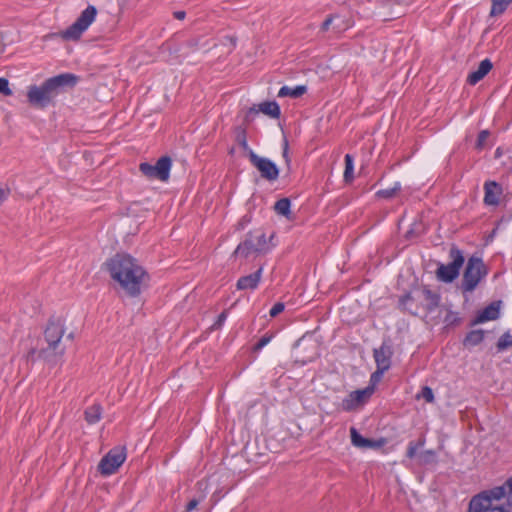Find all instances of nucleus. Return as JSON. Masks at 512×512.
<instances>
[{
	"mask_svg": "<svg viewBox=\"0 0 512 512\" xmlns=\"http://www.w3.org/2000/svg\"><path fill=\"white\" fill-rule=\"evenodd\" d=\"M110 277L119 283L128 297L136 298L150 277L138 260L126 253H117L104 263Z\"/></svg>",
	"mask_w": 512,
	"mask_h": 512,
	"instance_id": "nucleus-1",
	"label": "nucleus"
},
{
	"mask_svg": "<svg viewBox=\"0 0 512 512\" xmlns=\"http://www.w3.org/2000/svg\"><path fill=\"white\" fill-rule=\"evenodd\" d=\"M78 81L79 77L73 73H62L50 77L39 86H29L27 100L34 107L46 108L58 95L74 88Z\"/></svg>",
	"mask_w": 512,
	"mask_h": 512,
	"instance_id": "nucleus-2",
	"label": "nucleus"
},
{
	"mask_svg": "<svg viewBox=\"0 0 512 512\" xmlns=\"http://www.w3.org/2000/svg\"><path fill=\"white\" fill-rule=\"evenodd\" d=\"M441 295L428 286L416 287L399 298V307L413 316L427 317L440 306Z\"/></svg>",
	"mask_w": 512,
	"mask_h": 512,
	"instance_id": "nucleus-3",
	"label": "nucleus"
},
{
	"mask_svg": "<svg viewBox=\"0 0 512 512\" xmlns=\"http://www.w3.org/2000/svg\"><path fill=\"white\" fill-rule=\"evenodd\" d=\"M65 321L61 317L51 316L44 329V338L48 346L39 350L40 359L56 364L63 356L65 347L61 346V339L65 333Z\"/></svg>",
	"mask_w": 512,
	"mask_h": 512,
	"instance_id": "nucleus-4",
	"label": "nucleus"
},
{
	"mask_svg": "<svg viewBox=\"0 0 512 512\" xmlns=\"http://www.w3.org/2000/svg\"><path fill=\"white\" fill-rule=\"evenodd\" d=\"M274 238L272 234L269 242L266 240V235L261 230L250 231L245 235V239L241 241L233 252V256H241L247 258L251 254H266L274 244H269Z\"/></svg>",
	"mask_w": 512,
	"mask_h": 512,
	"instance_id": "nucleus-5",
	"label": "nucleus"
},
{
	"mask_svg": "<svg viewBox=\"0 0 512 512\" xmlns=\"http://www.w3.org/2000/svg\"><path fill=\"white\" fill-rule=\"evenodd\" d=\"M504 497V487H494L492 489L482 491L472 497L469 503L468 512H510L508 508L494 504V501H499Z\"/></svg>",
	"mask_w": 512,
	"mask_h": 512,
	"instance_id": "nucleus-6",
	"label": "nucleus"
},
{
	"mask_svg": "<svg viewBox=\"0 0 512 512\" xmlns=\"http://www.w3.org/2000/svg\"><path fill=\"white\" fill-rule=\"evenodd\" d=\"M486 275L487 269L483 260L480 257L471 256L463 273L461 281L462 292H472Z\"/></svg>",
	"mask_w": 512,
	"mask_h": 512,
	"instance_id": "nucleus-7",
	"label": "nucleus"
},
{
	"mask_svg": "<svg viewBox=\"0 0 512 512\" xmlns=\"http://www.w3.org/2000/svg\"><path fill=\"white\" fill-rule=\"evenodd\" d=\"M97 16V8L93 5H88L84 9L76 21L71 24L67 29L61 32L62 39L66 41H77L81 38L82 34L94 22Z\"/></svg>",
	"mask_w": 512,
	"mask_h": 512,
	"instance_id": "nucleus-8",
	"label": "nucleus"
},
{
	"mask_svg": "<svg viewBox=\"0 0 512 512\" xmlns=\"http://www.w3.org/2000/svg\"><path fill=\"white\" fill-rule=\"evenodd\" d=\"M449 257L452 261L446 265L440 264L436 270L437 278L445 283H451L459 276L460 269L465 262L462 251L456 245L451 246Z\"/></svg>",
	"mask_w": 512,
	"mask_h": 512,
	"instance_id": "nucleus-9",
	"label": "nucleus"
},
{
	"mask_svg": "<svg viewBox=\"0 0 512 512\" xmlns=\"http://www.w3.org/2000/svg\"><path fill=\"white\" fill-rule=\"evenodd\" d=\"M172 167V159L170 156L165 155L160 157L154 165L148 162H142L139 165V171L150 180H159L167 182L170 178V171Z\"/></svg>",
	"mask_w": 512,
	"mask_h": 512,
	"instance_id": "nucleus-10",
	"label": "nucleus"
},
{
	"mask_svg": "<svg viewBox=\"0 0 512 512\" xmlns=\"http://www.w3.org/2000/svg\"><path fill=\"white\" fill-rule=\"evenodd\" d=\"M374 393L372 386L350 392L341 402V409L345 412L356 411L363 407Z\"/></svg>",
	"mask_w": 512,
	"mask_h": 512,
	"instance_id": "nucleus-11",
	"label": "nucleus"
},
{
	"mask_svg": "<svg viewBox=\"0 0 512 512\" xmlns=\"http://www.w3.org/2000/svg\"><path fill=\"white\" fill-rule=\"evenodd\" d=\"M249 161L259 171L263 179L269 182H274L278 179L279 168L269 158L260 157L255 152H250Z\"/></svg>",
	"mask_w": 512,
	"mask_h": 512,
	"instance_id": "nucleus-12",
	"label": "nucleus"
},
{
	"mask_svg": "<svg viewBox=\"0 0 512 512\" xmlns=\"http://www.w3.org/2000/svg\"><path fill=\"white\" fill-rule=\"evenodd\" d=\"M127 455L125 450H109L98 464V471L103 476L114 474L124 463Z\"/></svg>",
	"mask_w": 512,
	"mask_h": 512,
	"instance_id": "nucleus-13",
	"label": "nucleus"
},
{
	"mask_svg": "<svg viewBox=\"0 0 512 512\" xmlns=\"http://www.w3.org/2000/svg\"><path fill=\"white\" fill-rule=\"evenodd\" d=\"M407 458L412 467L431 469L438 461L435 450H407Z\"/></svg>",
	"mask_w": 512,
	"mask_h": 512,
	"instance_id": "nucleus-14",
	"label": "nucleus"
},
{
	"mask_svg": "<svg viewBox=\"0 0 512 512\" xmlns=\"http://www.w3.org/2000/svg\"><path fill=\"white\" fill-rule=\"evenodd\" d=\"M393 347L390 340H384L380 347L373 349L376 367L390 369L392 364Z\"/></svg>",
	"mask_w": 512,
	"mask_h": 512,
	"instance_id": "nucleus-15",
	"label": "nucleus"
},
{
	"mask_svg": "<svg viewBox=\"0 0 512 512\" xmlns=\"http://www.w3.org/2000/svg\"><path fill=\"white\" fill-rule=\"evenodd\" d=\"M500 303V301L491 302L485 308L480 310L471 320L469 326L473 327L477 324L498 319L500 316Z\"/></svg>",
	"mask_w": 512,
	"mask_h": 512,
	"instance_id": "nucleus-16",
	"label": "nucleus"
},
{
	"mask_svg": "<svg viewBox=\"0 0 512 512\" xmlns=\"http://www.w3.org/2000/svg\"><path fill=\"white\" fill-rule=\"evenodd\" d=\"M503 193L502 186L496 181H486L484 183V204L487 206H496L499 204V197Z\"/></svg>",
	"mask_w": 512,
	"mask_h": 512,
	"instance_id": "nucleus-17",
	"label": "nucleus"
},
{
	"mask_svg": "<svg viewBox=\"0 0 512 512\" xmlns=\"http://www.w3.org/2000/svg\"><path fill=\"white\" fill-rule=\"evenodd\" d=\"M263 267H259V269L249 275H245L240 277L237 280L236 288L238 290H255L262 278Z\"/></svg>",
	"mask_w": 512,
	"mask_h": 512,
	"instance_id": "nucleus-18",
	"label": "nucleus"
},
{
	"mask_svg": "<svg viewBox=\"0 0 512 512\" xmlns=\"http://www.w3.org/2000/svg\"><path fill=\"white\" fill-rule=\"evenodd\" d=\"M493 68V64L490 59L486 58L482 60L478 68L468 74L466 82L469 85H476L480 82Z\"/></svg>",
	"mask_w": 512,
	"mask_h": 512,
	"instance_id": "nucleus-19",
	"label": "nucleus"
},
{
	"mask_svg": "<svg viewBox=\"0 0 512 512\" xmlns=\"http://www.w3.org/2000/svg\"><path fill=\"white\" fill-rule=\"evenodd\" d=\"M259 111L274 119H278L281 115L280 106L276 101H265L259 105V109H255V107L250 108L246 118H249L251 114L256 115Z\"/></svg>",
	"mask_w": 512,
	"mask_h": 512,
	"instance_id": "nucleus-20",
	"label": "nucleus"
},
{
	"mask_svg": "<svg viewBox=\"0 0 512 512\" xmlns=\"http://www.w3.org/2000/svg\"><path fill=\"white\" fill-rule=\"evenodd\" d=\"M485 338V331L482 329L470 330L464 337L462 344L466 348L479 345Z\"/></svg>",
	"mask_w": 512,
	"mask_h": 512,
	"instance_id": "nucleus-21",
	"label": "nucleus"
},
{
	"mask_svg": "<svg viewBox=\"0 0 512 512\" xmlns=\"http://www.w3.org/2000/svg\"><path fill=\"white\" fill-rule=\"evenodd\" d=\"M307 92L305 85H298L293 88L289 86H282L278 91V97H291L293 99L299 98Z\"/></svg>",
	"mask_w": 512,
	"mask_h": 512,
	"instance_id": "nucleus-22",
	"label": "nucleus"
},
{
	"mask_svg": "<svg viewBox=\"0 0 512 512\" xmlns=\"http://www.w3.org/2000/svg\"><path fill=\"white\" fill-rule=\"evenodd\" d=\"M102 411L103 409L100 404H93L86 408L84 411V418L86 422L90 425L99 422L102 416Z\"/></svg>",
	"mask_w": 512,
	"mask_h": 512,
	"instance_id": "nucleus-23",
	"label": "nucleus"
},
{
	"mask_svg": "<svg viewBox=\"0 0 512 512\" xmlns=\"http://www.w3.org/2000/svg\"><path fill=\"white\" fill-rule=\"evenodd\" d=\"M274 211L287 219H291V200L287 197L281 198L274 204Z\"/></svg>",
	"mask_w": 512,
	"mask_h": 512,
	"instance_id": "nucleus-24",
	"label": "nucleus"
},
{
	"mask_svg": "<svg viewBox=\"0 0 512 512\" xmlns=\"http://www.w3.org/2000/svg\"><path fill=\"white\" fill-rule=\"evenodd\" d=\"M235 141L243 149V151L246 153L247 157L249 158L250 152H254V151L248 145L247 132H246L245 128L239 126L235 129Z\"/></svg>",
	"mask_w": 512,
	"mask_h": 512,
	"instance_id": "nucleus-25",
	"label": "nucleus"
},
{
	"mask_svg": "<svg viewBox=\"0 0 512 512\" xmlns=\"http://www.w3.org/2000/svg\"><path fill=\"white\" fill-rule=\"evenodd\" d=\"M512 0H491L490 16H500L508 9Z\"/></svg>",
	"mask_w": 512,
	"mask_h": 512,
	"instance_id": "nucleus-26",
	"label": "nucleus"
},
{
	"mask_svg": "<svg viewBox=\"0 0 512 512\" xmlns=\"http://www.w3.org/2000/svg\"><path fill=\"white\" fill-rule=\"evenodd\" d=\"M345 170L343 179L345 183H351L354 179V159L351 154H346L344 157Z\"/></svg>",
	"mask_w": 512,
	"mask_h": 512,
	"instance_id": "nucleus-27",
	"label": "nucleus"
},
{
	"mask_svg": "<svg viewBox=\"0 0 512 512\" xmlns=\"http://www.w3.org/2000/svg\"><path fill=\"white\" fill-rule=\"evenodd\" d=\"M351 443L355 447L367 448L369 444V438L363 437L355 427L350 428Z\"/></svg>",
	"mask_w": 512,
	"mask_h": 512,
	"instance_id": "nucleus-28",
	"label": "nucleus"
},
{
	"mask_svg": "<svg viewBox=\"0 0 512 512\" xmlns=\"http://www.w3.org/2000/svg\"><path fill=\"white\" fill-rule=\"evenodd\" d=\"M512 347V334L510 331L504 332L496 343L497 352H503L508 348Z\"/></svg>",
	"mask_w": 512,
	"mask_h": 512,
	"instance_id": "nucleus-29",
	"label": "nucleus"
},
{
	"mask_svg": "<svg viewBox=\"0 0 512 512\" xmlns=\"http://www.w3.org/2000/svg\"><path fill=\"white\" fill-rule=\"evenodd\" d=\"M490 131L485 129V130H481L479 133H478V136H477V139H476V142H475V150L477 151H482L484 149H486L488 147V140L490 138Z\"/></svg>",
	"mask_w": 512,
	"mask_h": 512,
	"instance_id": "nucleus-30",
	"label": "nucleus"
},
{
	"mask_svg": "<svg viewBox=\"0 0 512 512\" xmlns=\"http://www.w3.org/2000/svg\"><path fill=\"white\" fill-rule=\"evenodd\" d=\"M401 190V183L395 182L393 187L381 189L376 192V196L382 199H391Z\"/></svg>",
	"mask_w": 512,
	"mask_h": 512,
	"instance_id": "nucleus-31",
	"label": "nucleus"
},
{
	"mask_svg": "<svg viewBox=\"0 0 512 512\" xmlns=\"http://www.w3.org/2000/svg\"><path fill=\"white\" fill-rule=\"evenodd\" d=\"M460 322L461 318L459 317L458 312L447 310V313L444 317L445 328L457 326L460 324Z\"/></svg>",
	"mask_w": 512,
	"mask_h": 512,
	"instance_id": "nucleus-32",
	"label": "nucleus"
},
{
	"mask_svg": "<svg viewBox=\"0 0 512 512\" xmlns=\"http://www.w3.org/2000/svg\"><path fill=\"white\" fill-rule=\"evenodd\" d=\"M386 371H388V369L376 367V370L370 376V384L368 386H372L375 389L376 384L381 381L382 376Z\"/></svg>",
	"mask_w": 512,
	"mask_h": 512,
	"instance_id": "nucleus-33",
	"label": "nucleus"
},
{
	"mask_svg": "<svg viewBox=\"0 0 512 512\" xmlns=\"http://www.w3.org/2000/svg\"><path fill=\"white\" fill-rule=\"evenodd\" d=\"M417 397H422L428 403H432L435 399L433 390L429 386L422 387L421 392Z\"/></svg>",
	"mask_w": 512,
	"mask_h": 512,
	"instance_id": "nucleus-34",
	"label": "nucleus"
},
{
	"mask_svg": "<svg viewBox=\"0 0 512 512\" xmlns=\"http://www.w3.org/2000/svg\"><path fill=\"white\" fill-rule=\"evenodd\" d=\"M500 487L505 488V496L509 506L512 505V476L506 480V482Z\"/></svg>",
	"mask_w": 512,
	"mask_h": 512,
	"instance_id": "nucleus-35",
	"label": "nucleus"
},
{
	"mask_svg": "<svg viewBox=\"0 0 512 512\" xmlns=\"http://www.w3.org/2000/svg\"><path fill=\"white\" fill-rule=\"evenodd\" d=\"M272 339V335H269V334H265L264 336H262L258 342L253 346V351L254 352H258L260 351L262 348H264Z\"/></svg>",
	"mask_w": 512,
	"mask_h": 512,
	"instance_id": "nucleus-36",
	"label": "nucleus"
},
{
	"mask_svg": "<svg viewBox=\"0 0 512 512\" xmlns=\"http://www.w3.org/2000/svg\"><path fill=\"white\" fill-rule=\"evenodd\" d=\"M0 94L5 96H11L13 94L12 90L9 87V81L6 78H0Z\"/></svg>",
	"mask_w": 512,
	"mask_h": 512,
	"instance_id": "nucleus-37",
	"label": "nucleus"
},
{
	"mask_svg": "<svg viewBox=\"0 0 512 512\" xmlns=\"http://www.w3.org/2000/svg\"><path fill=\"white\" fill-rule=\"evenodd\" d=\"M387 444V439L380 437L378 439H370L367 448H381Z\"/></svg>",
	"mask_w": 512,
	"mask_h": 512,
	"instance_id": "nucleus-38",
	"label": "nucleus"
},
{
	"mask_svg": "<svg viewBox=\"0 0 512 512\" xmlns=\"http://www.w3.org/2000/svg\"><path fill=\"white\" fill-rule=\"evenodd\" d=\"M339 16L336 15V14H330L327 16V18L323 21V23L321 24V27H320V31L321 32H326L329 30L332 22L334 21L335 18H338Z\"/></svg>",
	"mask_w": 512,
	"mask_h": 512,
	"instance_id": "nucleus-39",
	"label": "nucleus"
},
{
	"mask_svg": "<svg viewBox=\"0 0 512 512\" xmlns=\"http://www.w3.org/2000/svg\"><path fill=\"white\" fill-rule=\"evenodd\" d=\"M285 309V304L282 302H277L273 305V307L269 311V315L274 318L282 313Z\"/></svg>",
	"mask_w": 512,
	"mask_h": 512,
	"instance_id": "nucleus-40",
	"label": "nucleus"
},
{
	"mask_svg": "<svg viewBox=\"0 0 512 512\" xmlns=\"http://www.w3.org/2000/svg\"><path fill=\"white\" fill-rule=\"evenodd\" d=\"M227 315H228V312L226 310L222 311L218 315L216 321L214 322L213 328L214 329H219L224 324V322L226 321Z\"/></svg>",
	"mask_w": 512,
	"mask_h": 512,
	"instance_id": "nucleus-41",
	"label": "nucleus"
},
{
	"mask_svg": "<svg viewBox=\"0 0 512 512\" xmlns=\"http://www.w3.org/2000/svg\"><path fill=\"white\" fill-rule=\"evenodd\" d=\"M282 157L284 158L286 165L289 167L291 164V158L289 156V145L286 139L284 140Z\"/></svg>",
	"mask_w": 512,
	"mask_h": 512,
	"instance_id": "nucleus-42",
	"label": "nucleus"
},
{
	"mask_svg": "<svg viewBox=\"0 0 512 512\" xmlns=\"http://www.w3.org/2000/svg\"><path fill=\"white\" fill-rule=\"evenodd\" d=\"M38 353L39 351H37L35 348H31L26 354V360L28 362H35L36 358H40Z\"/></svg>",
	"mask_w": 512,
	"mask_h": 512,
	"instance_id": "nucleus-43",
	"label": "nucleus"
},
{
	"mask_svg": "<svg viewBox=\"0 0 512 512\" xmlns=\"http://www.w3.org/2000/svg\"><path fill=\"white\" fill-rule=\"evenodd\" d=\"M10 190L7 186L0 184V205L8 197Z\"/></svg>",
	"mask_w": 512,
	"mask_h": 512,
	"instance_id": "nucleus-44",
	"label": "nucleus"
},
{
	"mask_svg": "<svg viewBox=\"0 0 512 512\" xmlns=\"http://www.w3.org/2000/svg\"><path fill=\"white\" fill-rule=\"evenodd\" d=\"M198 504H199V501L197 499H192L187 504L185 512H191L198 506Z\"/></svg>",
	"mask_w": 512,
	"mask_h": 512,
	"instance_id": "nucleus-45",
	"label": "nucleus"
},
{
	"mask_svg": "<svg viewBox=\"0 0 512 512\" xmlns=\"http://www.w3.org/2000/svg\"><path fill=\"white\" fill-rule=\"evenodd\" d=\"M247 458L246 450H240L232 456V459L245 460Z\"/></svg>",
	"mask_w": 512,
	"mask_h": 512,
	"instance_id": "nucleus-46",
	"label": "nucleus"
},
{
	"mask_svg": "<svg viewBox=\"0 0 512 512\" xmlns=\"http://www.w3.org/2000/svg\"><path fill=\"white\" fill-rule=\"evenodd\" d=\"M173 16H174V18H176L177 20H183V19H185V17H186V12H185V11H183V10L175 11V12L173 13Z\"/></svg>",
	"mask_w": 512,
	"mask_h": 512,
	"instance_id": "nucleus-47",
	"label": "nucleus"
},
{
	"mask_svg": "<svg viewBox=\"0 0 512 512\" xmlns=\"http://www.w3.org/2000/svg\"><path fill=\"white\" fill-rule=\"evenodd\" d=\"M408 448H409V449L417 448V445H414V443H413V442H410V443H409Z\"/></svg>",
	"mask_w": 512,
	"mask_h": 512,
	"instance_id": "nucleus-48",
	"label": "nucleus"
},
{
	"mask_svg": "<svg viewBox=\"0 0 512 512\" xmlns=\"http://www.w3.org/2000/svg\"><path fill=\"white\" fill-rule=\"evenodd\" d=\"M496 230L497 229H493V231L491 232V234L489 235V238H493L494 235L496 234Z\"/></svg>",
	"mask_w": 512,
	"mask_h": 512,
	"instance_id": "nucleus-49",
	"label": "nucleus"
},
{
	"mask_svg": "<svg viewBox=\"0 0 512 512\" xmlns=\"http://www.w3.org/2000/svg\"><path fill=\"white\" fill-rule=\"evenodd\" d=\"M334 29H337L338 31H340L342 29L341 26H335Z\"/></svg>",
	"mask_w": 512,
	"mask_h": 512,
	"instance_id": "nucleus-50",
	"label": "nucleus"
},
{
	"mask_svg": "<svg viewBox=\"0 0 512 512\" xmlns=\"http://www.w3.org/2000/svg\"><path fill=\"white\" fill-rule=\"evenodd\" d=\"M233 153H234V148H231L229 151V154H233Z\"/></svg>",
	"mask_w": 512,
	"mask_h": 512,
	"instance_id": "nucleus-51",
	"label": "nucleus"
},
{
	"mask_svg": "<svg viewBox=\"0 0 512 512\" xmlns=\"http://www.w3.org/2000/svg\"><path fill=\"white\" fill-rule=\"evenodd\" d=\"M72 337H73V334H72V333H70V334L68 335V338H72Z\"/></svg>",
	"mask_w": 512,
	"mask_h": 512,
	"instance_id": "nucleus-52",
	"label": "nucleus"
}]
</instances>
